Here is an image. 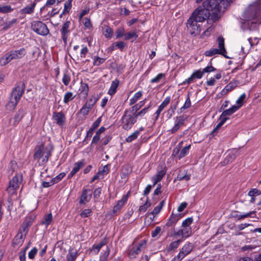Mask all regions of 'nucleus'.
<instances>
[{
	"instance_id": "6ab92c4d",
	"label": "nucleus",
	"mask_w": 261,
	"mask_h": 261,
	"mask_svg": "<svg viewBox=\"0 0 261 261\" xmlns=\"http://www.w3.org/2000/svg\"><path fill=\"white\" fill-rule=\"evenodd\" d=\"M203 73L202 71L200 70H198L195 71L194 72L192 73V74L189 77L188 79L186 80L182 83V85H185L186 84H190L195 82V79H200L203 76Z\"/></svg>"
},
{
	"instance_id": "6e6552de",
	"label": "nucleus",
	"mask_w": 261,
	"mask_h": 261,
	"mask_svg": "<svg viewBox=\"0 0 261 261\" xmlns=\"http://www.w3.org/2000/svg\"><path fill=\"white\" fill-rule=\"evenodd\" d=\"M187 27L190 34L193 36L200 34L203 29L201 23L191 17H190L187 20Z\"/></svg>"
},
{
	"instance_id": "72a5a7b5",
	"label": "nucleus",
	"mask_w": 261,
	"mask_h": 261,
	"mask_svg": "<svg viewBox=\"0 0 261 261\" xmlns=\"http://www.w3.org/2000/svg\"><path fill=\"white\" fill-rule=\"evenodd\" d=\"M191 178V175L188 174L187 171H180L177 174V178L178 180H185L186 181H188L190 180Z\"/></svg>"
},
{
	"instance_id": "393cba45",
	"label": "nucleus",
	"mask_w": 261,
	"mask_h": 261,
	"mask_svg": "<svg viewBox=\"0 0 261 261\" xmlns=\"http://www.w3.org/2000/svg\"><path fill=\"white\" fill-rule=\"evenodd\" d=\"M179 219V214H177L174 215V214L172 213V214L170 216L169 218H168V221L166 223L165 226L167 227L174 226Z\"/></svg>"
},
{
	"instance_id": "e2e57ef3",
	"label": "nucleus",
	"mask_w": 261,
	"mask_h": 261,
	"mask_svg": "<svg viewBox=\"0 0 261 261\" xmlns=\"http://www.w3.org/2000/svg\"><path fill=\"white\" fill-rule=\"evenodd\" d=\"M38 252V249L34 247L29 252L28 257L30 259H33Z\"/></svg>"
},
{
	"instance_id": "ddd939ff",
	"label": "nucleus",
	"mask_w": 261,
	"mask_h": 261,
	"mask_svg": "<svg viewBox=\"0 0 261 261\" xmlns=\"http://www.w3.org/2000/svg\"><path fill=\"white\" fill-rule=\"evenodd\" d=\"M22 180V176L21 174H16L9 182V186L7 190L11 194L14 193L15 190L19 187Z\"/></svg>"
},
{
	"instance_id": "4d7b16f0",
	"label": "nucleus",
	"mask_w": 261,
	"mask_h": 261,
	"mask_svg": "<svg viewBox=\"0 0 261 261\" xmlns=\"http://www.w3.org/2000/svg\"><path fill=\"white\" fill-rule=\"evenodd\" d=\"M66 175V173L65 172L60 173L59 174L57 175L56 177L52 179L54 184H56L61 180Z\"/></svg>"
},
{
	"instance_id": "58836bf2",
	"label": "nucleus",
	"mask_w": 261,
	"mask_h": 261,
	"mask_svg": "<svg viewBox=\"0 0 261 261\" xmlns=\"http://www.w3.org/2000/svg\"><path fill=\"white\" fill-rule=\"evenodd\" d=\"M75 97V95H73V93L71 92H66L63 98V102L67 104L68 102L73 99Z\"/></svg>"
},
{
	"instance_id": "de8ad7c7",
	"label": "nucleus",
	"mask_w": 261,
	"mask_h": 261,
	"mask_svg": "<svg viewBox=\"0 0 261 261\" xmlns=\"http://www.w3.org/2000/svg\"><path fill=\"white\" fill-rule=\"evenodd\" d=\"M77 257V252L74 251L70 250L67 255V261H75Z\"/></svg>"
},
{
	"instance_id": "e433bc0d",
	"label": "nucleus",
	"mask_w": 261,
	"mask_h": 261,
	"mask_svg": "<svg viewBox=\"0 0 261 261\" xmlns=\"http://www.w3.org/2000/svg\"><path fill=\"white\" fill-rule=\"evenodd\" d=\"M85 165V161L82 160L74 164L73 168L72 170L75 174Z\"/></svg>"
},
{
	"instance_id": "ea45409f",
	"label": "nucleus",
	"mask_w": 261,
	"mask_h": 261,
	"mask_svg": "<svg viewBox=\"0 0 261 261\" xmlns=\"http://www.w3.org/2000/svg\"><path fill=\"white\" fill-rule=\"evenodd\" d=\"M191 148V145H189L188 146L184 147L179 153V154L177 155V158L178 160L181 159L186 156L189 151V149Z\"/></svg>"
},
{
	"instance_id": "2eb2a0df",
	"label": "nucleus",
	"mask_w": 261,
	"mask_h": 261,
	"mask_svg": "<svg viewBox=\"0 0 261 261\" xmlns=\"http://www.w3.org/2000/svg\"><path fill=\"white\" fill-rule=\"evenodd\" d=\"M130 192H128L126 195H123L120 200H118L116 205L114 206L112 209V215H117L122 207L127 201Z\"/></svg>"
},
{
	"instance_id": "9d476101",
	"label": "nucleus",
	"mask_w": 261,
	"mask_h": 261,
	"mask_svg": "<svg viewBox=\"0 0 261 261\" xmlns=\"http://www.w3.org/2000/svg\"><path fill=\"white\" fill-rule=\"evenodd\" d=\"M98 99L99 98L96 97L95 95H92L82 106L80 110L79 113L84 116H87L89 112L92 109Z\"/></svg>"
},
{
	"instance_id": "338daca9",
	"label": "nucleus",
	"mask_w": 261,
	"mask_h": 261,
	"mask_svg": "<svg viewBox=\"0 0 261 261\" xmlns=\"http://www.w3.org/2000/svg\"><path fill=\"white\" fill-rule=\"evenodd\" d=\"M83 23L84 26L88 29H90L92 27V24L90 19L87 17H85L83 19Z\"/></svg>"
},
{
	"instance_id": "dca6fc26",
	"label": "nucleus",
	"mask_w": 261,
	"mask_h": 261,
	"mask_svg": "<svg viewBox=\"0 0 261 261\" xmlns=\"http://www.w3.org/2000/svg\"><path fill=\"white\" fill-rule=\"evenodd\" d=\"M167 170L165 166L162 167L160 169L158 170V172L156 174L152 177L151 180L153 182V186H154L160 181L166 173Z\"/></svg>"
},
{
	"instance_id": "c03bdc74",
	"label": "nucleus",
	"mask_w": 261,
	"mask_h": 261,
	"mask_svg": "<svg viewBox=\"0 0 261 261\" xmlns=\"http://www.w3.org/2000/svg\"><path fill=\"white\" fill-rule=\"evenodd\" d=\"M191 101L190 98L189 94H188L186 101L185 102V103L184 104L183 106L181 107L180 109V112H182L185 110L191 107Z\"/></svg>"
},
{
	"instance_id": "aec40b11",
	"label": "nucleus",
	"mask_w": 261,
	"mask_h": 261,
	"mask_svg": "<svg viewBox=\"0 0 261 261\" xmlns=\"http://www.w3.org/2000/svg\"><path fill=\"white\" fill-rule=\"evenodd\" d=\"M185 121V118L183 116H180L175 118L174 125L170 130L172 134L176 133L181 126L183 125Z\"/></svg>"
},
{
	"instance_id": "f03ea898",
	"label": "nucleus",
	"mask_w": 261,
	"mask_h": 261,
	"mask_svg": "<svg viewBox=\"0 0 261 261\" xmlns=\"http://www.w3.org/2000/svg\"><path fill=\"white\" fill-rule=\"evenodd\" d=\"M50 148L41 143L37 145L34 149V159L42 163H46L51 155Z\"/></svg>"
},
{
	"instance_id": "c85d7f7f",
	"label": "nucleus",
	"mask_w": 261,
	"mask_h": 261,
	"mask_svg": "<svg viewBox=\"0 0 261 261\" xmlns=\"http://www.w3.org/2000/svg\"><path fill=\"white\" fill-rule=\"evenodd\" d=\"M91 194H88V190L83 189L81 198L79 201L80 204H85L88 202L91 198Z\"/></svg>"
},
{
	"instance_id": "774afa93",
	"label": "nucleus",
	"mask_w": 261,
	"mask_h": 261,
	"mask_svg": "<svg viewBox=\"0 0 261 261\" xmlns=\"http://www.w3.org/2000/svg\"><path fill=\"white\" fill-rule=\"evenodd\" d=\"M116 48H118L122 50L126 46V44L123 41H117L115 43Z\"/></svg>"
},
{
	"instance_id": "f257e3e1",
	"label": "nucleus",
	"mask_w": 261,
	"mask_h": 261,
	"mask_svg": "<svg viewBox=\"0 0 261 261\" xmlns=\"http://www.w3.org/2000/svg\"><path fill=\"white\" fill-rule=\"evenodd\" d=\"M243 23L255 24L261 21V0H257L250 5L243 15Z\"/></svg>"
},
{
	"instance_id": "a18cd8bd",
	"label": "nucleus",
	"mask_w": 261,
	"mask_h": 261,
	"mask_svg": "<svg viewBox=\"0 0 261 261\" xmlns=\"http://www.w3.org/2000/svg\"><path fill=\"white\" fill-rule=\"evenodd\" d=\"M255 215H256L255 212L251 211V212H250L249 213H246V214H245L243 215H240L237 216L236 217L238 218V220H241V219H244L245 218L249 217H251V218H254V217H255Z\"/></svg>"
},
{
	"instance_id": "39448f33",
	"label": "nucleus",
	"mask_w": 261,
	"mask_h": 261,
	"mask_svg": "<svg viewBox=\"0 0 261 261\" xmlns=\"http://www.w3.org/2000/svg\"><path fill=\"white\" fill-rule=\"evenodd\" d=\"M121 121L123 124L122 127L124 129L126 130L130 129L137 121L134 112L126 110L121 118Z\"/></svg>"
},
{
	"instance_id": "7ed1b4c3",
	"label": "nucleus",
	"mask_w": 261,
	"mask_h": 261,
	"mask_svg": "<svg viewBox=\"0 0 261 261\" xmlns=\"http://www.w3.org/2000/svg\"><path fill=\"white\" fill-rule=\"evenodd\" d=\"M25 86L23 83H19L17 84L11 92V96L7 108L10 110L15 109L21 97L24 93Z\"/></svg>"
},
{
	"instance_id": "680f3d73",
	"label": "nucleus",
	"mask_w": 261,
	"mask_h": 261,
	"mask_svg": "<svg viewBox=\"0 0 261 261\" xmlns=\"http://www.w3.org/2000/svg\"><path fill=\"white\" fill-rule=\"evenodd\" d=\"M151 105H149L147 107L144 108L142 110H141L139 112H138L137 114L135 115L136 118L138 116L142 117L148 111V109L150 108Z\"/></svg>"
},
{
	"instance_id": "3c124183",
	"label": "nucleus",
	"mask_w": 261,
	"mask_h": 261,
	"mask_svg": "<svg viewBox=\"0 0 261 261\" xmlns=\"http://www.w3.org/2000/svg\"><path fill=\"white\" fill-rule=\"evenodd\" d=\"M72 1L73 0H68V1L64 4V10L62 14L68 13L69 12L72 7L71 3Z\"/></svg>"
},
{
	"instance_id": "cd10ccee",
	"label": "nucleus",
	"mask_w": 261,
	"mask_h": 261,
	"mask_svg": "<svg viewBox=\"0 0 261 261\" xmlns=\"http://www.w3.org/2000/svg\"><path fill=\"white\" fill-rule=\"evenodd\" d=\"M36 5V1H34L30 6H27L20 10V13L22 15L32 14L34 12V9Z\"/></svg>"
},
{
	"instance_id": "1a4fd4ad",
	"label": "nucleus",
	"mask_w": 261,
	"mask_h": 261,
	"mask_svg": "<svg viewBox=\"0 0 261 261\" xmlns=\"http://www.w3.org/2000/svg\"><path fill=\"white\" fill-rule=\"evenodd\" d=\"M193 247L192 243L187 242L180 249L178 254L175 256L171 261H181L192 252Z\"/></svg>"
},
{
	"instance_id": "864d4df0",
	"label": "nucleus",
	"mask_w": 261,
	"mask_h": 261,
	"mask_svg": "<svg viewBox=\"0 0 261 261\" xmlns=\"http://www.w3.org/2000/svg\"><path fill=\"white\" fill-rule=\"evenodd\" d=\"M92 214L91 210L87 208L85 209L80 214V216L82 218H86L90 216Z\"/></svg>"
},
{
	"instance_id": "6e6d98bb",
	"label": "nucleus",
	"mask_w": 261,
	"mask_h": 261,
	"mask_svg": "<svg viewBox=\"0 0 261 261\" xmlns=\"http://www.w3.org/2000/svg\"><path fill=\"white\" fill-rule=\"evenodd\" d=\"M213 28L212 26L208 27L201 35L200 38L204 39L205 37H207L210 36Z\"/></svg>"
},
{
	"instance_id": "f704fd0d",
	"label": "nucleus",
	"mask_w": 261,
	"mask_h": 261,
	"mask_svg": "<svg viewBox=\"0 0 261 261\" xmlns=\"http://www.w3.org/2000/svg\"><path fill=\"white\" fill-rule=\"evenodd\" d=\"M102 31L103 34L106 38L108 39H110L112 38L113 34V30L112 28L108 25H105L103 27Z\"/></svg>"
},
{
	"instance_id": "423d86ee",
	"label": "nucleus",
	"mask_w": 261,
	"mask_h": 261,
	"mask_svg": "<svg viewBox=\"0 0 261 261\" xmlns=\"http://www.w3.org/2000/svg\"><path fill=\"white\" fill-rule=\"evenodd\" d=\"M147 241L143 239L138 243H133L131 248L128 251V256L130 258H134L146 247Z\"/></svg>"
},
{
	"instance_id": "c9c22d12",
	"label": "nucleus",
	"mask_w": 261,
	"mask_h": 261,
	"mask_svg": "<svg viewBox=\"0 0 261 261\" xmlns=\"http://www.w3.org/2000/svg\"><path fill=\"white\" fill-rule=\"evenodd\" d=\"M53 220V216L51 213H49L44 216L41 224L44 225L47 227L51 222Z\"/></svg>"
},
{
	"instance_id": "5fc2aeb1",
	"label": "nucleus",
	"mask_w": 261,
	"mask_h": 261,
	"mask_svg": "<svg viewBox=\"0 0 261 261\" xmlns=\"http://www.w3.org/2000/svg\"><path fill=\"white\" fill-rule=\"evenodd\" d=\"M150 206L151 203L149 202H148L147 198L145 203L144 204L140 206L139 211L140 212H145L147 210V209Z\"/></svg>"
},
{
	"instance_id": "5701e85b",
	"label": "nucleus",
	"mask_w": 261,
	"mask_h": 261,
	"mask_svg": "<svg viewBox=\"0 0 261 261\" xmlns=\"http://www.w3.org/2000/svg\"><path fill=\"white\" fill-rule=\"evenodd\" d=\"M108 243V239L106 237L98 243H95L91 247V251L95 254H98L101 248Z\"/></svg>"
},
{
	"instance_id": "69168bd1",
	"label": "nucleus",
	"mask_w": 261,
	"mask_h": 261,
	"mask_svg": "<svg viewBox=\"0 0 261 261\" xmlns=\"http://www.w3.org/2000/svg\"><path fill=\"white\" fill-rule=\"evenodd\" d=\"M248 41L249 43V48H250L253 45H256L258 43V39L256 37L254 38H249L248 39Z\"/></svg>"
},
{
	"instance_id": "49530a36",
	"label": "nucleus",
	"mask_w": 261,
	"mask_h": 261,
	"mask_svg": "<svg viewBox=\"0 0 261 261\" xmlns=\"http://www.w3.org/2000/svg\"><path fill=\"white\" fill-rule=\"evenodd\" d=\"M71 79H70V74L68 73V71H65L64 72L63 76L62 78V82L63 84L65 86L68 85L70 82Z\"/></svg>"
},
{
	"instance_id": "4468645a",
	"label": "nucleus",
	"mask_w": 261,
	"mask_h": 261,
	"mask_svg": "<svg viewBox=\"0 0 261 261\" xmlns=\"http://www.w3.org/2000/svg\"><path fill=\"white\" fill-rule=\"evenodd\" d=\"M202 6L209 12L210 11H221V6L216 0H206L203 2Z\"/></svg>"
},
{
	"instance_id": "c756f323",
	"label": "nucleus",
	"mask_w": 261,
	"mask_h": 261,
	"mask_svg": "<svg viewBox=\"0 0 261 261\" xmlns=\"http://www.w3.org/2000/svg\"><path fill=\"white\" fill-rule=\"evenodd\" d=\"M119 85V81L118 80L116 79L113 81L109 90L108 94L111 96L113 95L116 92Z\"/></svg>"
},
{
	"instance_id": "0eeeda50",
	"label": "nucleus",
	"mask_w": 261,
	"mask_h": 261,
	"mask_svg": "<svg viewBox=\"0 0 261 261\" xmlns=\"http://www.w3.org/2000/svg\"><path fill=\"white\" fill-rule=\"evenodd\" d=\"M209 16L210 12L207 10L204 9L202 6H200L194 10L190 17L202 23L207 20Z\"/></svg>"
},
{
	"instance_id": "a211bd4d",
	"label": "nucleus",
	"mask_w": 261,
	"mask_h": 261,
	"mask_svg": "<svg viewBox=\"0 0 261 261\" xmlns=\"http://www.w3.org/2000/svg\"><path fill=\"white\" fill-rule=\"evenodd\" d=\"M177 231L174 232V235L177 237H181L182 238H187L192 234V230L190 227H182Z\"/></svg>"
},
{
	"instance_id": "37998d69",
	"label": "nucleus",
	"mask_w": 261,
	"mask_h": 261,
	"mask_svg": "<svg viewBox=\"0 0 261 261\" xmlns=\"http://www.w3.org/2000/svg\"><path fill=\"white\" fill-rule=\"evenodd\" d=\"M246 98V94L245 93H243L238 98V99L236 101L237 105H236V107H238V109H239L243 105V103L245 101V99Z\"/></svg>"
},
{
	"instance_id": "473e14b6",
	"label": "nucleus",
	"mask_w": 261,
	"mask_h": 261,
	"mask_svg": "<svg viewBox=\"0 0 261 261\" xmlns=\"http://www.w3.org/2000/svg\"><path fill=\"white\" fill-rule=\"evenodd\" d=\"M12 60V57L9 52L0 59V65L2 66L7 65Z\"/></svg>"
},
{
	"instance_id": "bf43d9fd",
	"label": "nucleus",
	"mask_w": 261,
	"mask_h": 261,
	"mask_svg": "<svg viewBox=\"0 0 261 261\" xmlns=\"http://www.w3.org/2000/svg\"><path fill=\"white\" fill-rule=\"evenodd\" d=\"M125 30L123 28H118L116 32V39L119 38L122 36L124 37Z\"/></svg>"
},
{
	"instance_id": "9b49d317",
	"label": "nucleus",
	"mask_w": 261,
	"mask_h": 261,
	"mask_svg": "<svg viewBox=\"0 0 261 261\" xmlns=\"http://www.w3.org/2000/svg\"><path fill=\"white\" fill-rule=\"evenodd\" d=\"M29 226V223L27 221L24 222L21 224L19 232L16 236L14 240V244H16L17 246H20L22 244Z\"/></svg>"
},
{
	"instance_id": "052dcab7",
	"label": "nucleus",
	"mask_w": 261,
	"mask_h": 261,
	"mask_svg": "<svg viewBox=\"0 0 261 261\" xmlns=\"http://www.w3.org/2000/svg\"><path fill=\"white\" fill-rule=\"evenodd\" d=\"M139 135V131H136L134 133H133L132 135L129 136L126 138V141L128 142H130L133 141L134 140L136 139Z\"/></svg>"
},
{
	"instance_id": "79ce46f5",
	"label": "nucleus",
	"mask_w": 261,
	"mask_h": 261,
	"mask_svg": "<svg viewBox=\"0 0 261 261\" xmlns=\"http://www.w3.org/2000/svg\"><path fill=\"white\" fill-rule=\"evenodd\" d=\"M13 10L9 5H0V13H8L13 11Z\"/></svg>"
},
{
	"instance_id": "4be33fe9",
	"label": "nucleus",
	"mask_w": 261,
	"mask_h": 261,
	"mask_svg": "<svg viewBox=\"0 0 261 261\" xmlns=\"http://www.w3.org/2000/svg\"><path fill=\"white\" fill-rule=\"evenodd\" d=\"M70 24V22L69 21H67L66 22L64 23L61 30L62 38L63 39L64 42L65 44L67 43V38L70 32V31L69 30Z\"/></svg>"
},
{
	"instance_id": "8fccbe9b",
	"label": "nucleus",
	"mask_w": 261,
	"mask_h": 261,
	"mask_svg": "<svg viewBox=\"0 0 261 261\" xmlns=\"http://www.w3.org/2000/svg\"><path fill=\"white\" fill-rule=\"evenodd\" d=\"M138 37V35L135 32H128L125 33L124 39L126 40H130L132 38L136 39Z\"/></svg>"
},
{
	"instance_id": "09e8293b",
	"label": "nucleus",
	"mask_w": 261,
	"mask_h": 261,
	"mask_svg": "<svg viewBox=\"0 0 261 261\" xmlns=\"http://www.w3.org/2000/svg\"><path fill=\"white\" fill-rule=\"evenodd\" d=\"M217 54H220L219 49L217 48H211L206 50L204 53L205 56L207 57H211Z\"/></svg>"
},
{
	"instance_id": "4c0bfd02",
	"label": "nucleus",
	"mask_w": 261,
	"mask_h": 261,
	"mask_svg": "<svg viewBox=\"0 0 261 261\" xmlns=\"http://www.w3.org/2000/svg\"><path fill=\"white\" fill-rule=\"evenodd\" d=\"M142 92L138 91L136 93L133 97L129 99V105H133L135 104L142 96Z\"/></svg>"
},
{
	"instance_id": "a19ab883",
	"label": "nucleus",
	"mask_w": 261,
	"mask_h": 261,
	"mask_svg": "<svg viewBox=\"0 0 261 261\" xmlns=\"http://www.w3.org/2000/svg\"><path fill=\"white\" fill-rule=\"evenodd\" d=\"M105 61V58H102L97 56H94L93 58V65L94 66H98L103 64Z\"/></svg>"
},
{
	"instance_id": "412c9836",
	"label": "nucleus",
	"mask_w": 261,
	"mask_h": 261,
	"mask_svg": "<svg viewBox=\"0 0 261 261\" xmlns=\"http://www.w3.org/2000/svg\"><path fill=\"white\" fill-rule=\"evenodd\" d=\"M12 60H16L22 58L27 53L25 49L20 48L18 50H12L9 51Z\"/></svg>"
},
{
	"instance_id": "7c9ffc66",
	"label": "nucleus",
	"mask_w": 261,
	"mask_h": 261,
	"mask_svg": "<svg viewBox=\"0 0 261 261\" xmlns=\"http://www.w3.org/2000/svg\"><path fill=\"white\" fill-rule=\"evenodd\" d=\"M218 42L219 48V51L220 53V55L225 56V54L226 53V51L224 47V40L223 38L222 37H218Z\"/></svg>"
},
{
	"instance_id": "2f4dec72",
	"label": "nucleus",
	"mask_w": 261,
	"mask_h": 261,
	"mask_svg": "<svg viewBox=\"0 0 261 261\" xmlns=\"http://www.w3.org/2000/svg\"><path fill=\"white\" fill-rule=\"evenodd\" d=\"M182 242V240L178 239L175 241H173L170 243L169 245L167 246L166 249L168 252H170L174 249L177 248L180 243Z\"/></svg>"
},
{
	"instance_id": "f3484780",
	"label": "nucleus",
	"mask_w": 261,
	"mask_h": 261,
	"mask_svg": "<svg viewBox=\"0 0 261 261\" xmlns=\"http://www.w3.org/2000/svg\"><path fill=\"white\" fill-rule=\"evenodd\" d=\"M53 119L59 126H63L66 122V117L63 112H54L53 113Z\"/></svg>"
},
{
	"instance_id": "20e7f679",
	"label": "nucleus",
	"mask_w": 261,
	"mask_h": 261,
	"mask_svg": "<svg viewBox=\"0 0 261 261\" xmlns=\"http://www.w3.org/2000/svg\"><path fill=\"white\" fill-rule=\"evenodd\" d=\"M238 110V107H236V105H234L230 108L224 111L220 116V121L218 123V124L211 133V136L212 137L215 136V135L217 134V130L222 126V125L226 121V120L228 119V118L226 117V116L231 115Z\"/></svg>"
},
{
	"instance_id": "b1692460",
	"label": "nucleus",
	"mask_w": 261,
	"mask_h": 261,
	"mask_svg": "<svg viewBox=\"0 0 261 261\" xmlns=\"http://www.w3.org/2000/svg\"><path fill=\"white\" fill-rule=\"evenodd\" d=\"M170 101V97L167 96L165 98V99L163 100V101L161 103V104L159 106V108L155 112V120H158L161 113L164 109V108L169 103Z\"/></svg>"
},
{
	"instance_id": "f8f14e48",
	"label": "nucleus",
	"mask_w": 261,
	"mask_h": 261,
	"mask_svg": "<svg viewBox=\"0 0 261 261\" xmlns=\"http://www.w3.org/2000/svg\"><path fill=\"white\" fill-rule=\"evenodd\" d=\"M32 28L35 32L42 36L47 35L49 33V30L46 25L41 21H33L32 23Z\"/></svg>"
},
{
	"instance_id": "0e129e2a",
	"label": "nucleus",
	"mask_w": 261,
	"mask_h": 261,
	"mask_svg": "<svg viewBox=\"0 0 261 261\" xmlns=\"http://www.w3.org/2000/svg\"><path fill=\"white\" fill-rule=\"evenodd\" d=\"M193 218L191 217L186 219L182 223V227H190V225L193 222Z\"/></svg>"
},
{
	"instance_id": "a878e982",
	"label": "nucleus",
	"mask_w": 261,
	"mask_h": 261,
	"mask_svg": "<svg viewBox=\"0 0 261 261\" xmlns=\"http://www.w3.org/2000/svg\"><path fill=\"white\" fill-rule=\"evenodd\" d=\"M89 92V87L87 84L81 82L79 89V95L80 97L86 98Z\"/></svg>"
},
{
	"instance_id": "bb28decb",
	"label": "nucleus",
	"mask_w": 261,
	"mask_h": 261,
	"mask_svg": "<svg viewBox=\"0 0 261 261\" xmlns=\"http://www.w3.org/2000/svg\"><path fill=\"white\" fill-rule=\"evenodd\" d=\"M221 11H212V14L210 13V16L207 19V22L208 24H212L217 21L221 17Z\"/></svg>"
},
{
	"instance_id": "603ef678",
	"label": "nucleus",
	"mask_w": 261,
	"mask_h": 261,
	"mask_svg": "<svg viewBox=\"0 0 261 261\" xmlns=\"http://www.w3.org/2000/svg\"><path fill=\"white\" fill-rule=\"evenodd\" d=\"M24 112L22 110H20L18 111L17 113L15 115L14 117V120L15 122H19V121L23 118L24 116Z\"/></svg>"
},
{
	"instance_id": "13d9d810",
	"label": "nucleus",
	"mask_w": 261,
	"mask_h": 261,
	"mask_svg": "<svg viewBox=\"0 0 261 261\" xmlns=\"http://www.w3.org/2000/svg\"><path fill=\"white\" fill-rule=\"evenodd\" d=\"M165 74L161 73L158 74L155 77L152 79L151 80V83H159L161 80L165 77Z\"/></svg>"
}]
</instances>
